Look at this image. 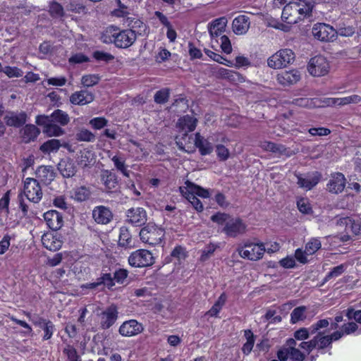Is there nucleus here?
Segmentation results:
<instances>
[{"label":"nucleus","mask_w":361,"mask_h":361,"mask_svg":"<svg viewBox=\"0 0 361 361\" xmlns=\"http://www.w3.org/2000/svg\"><path fill=\"white\" fill-rule=\"evenodd\" d=\"M36 177L44 184L48 185L54 179V169L51 166H41L36 171Z\"/></svg>","instance_id":"30"},{"label":"nucleus","mask_w":361,"mask_h":361,"mask_svg":"<svg viewBox=\"0 0 361 361\" xmlns=\"http://www.w3.org/2000/svg\"><path fill=\"white\" fill-rule=\"evenodd\" d=\"M107 120L104 117H96L90 121L91 126L96 130H100L107 125Z\"/></svg>","instance_id":"61"},{"label":"nucleus","mask_w":361,"mask_h":361,"mask_svg":"<svg viewBox=\"0 0 361 361\" xmlns=\"http://www.w3.org/2000/svg\"><path fill=\"white\" fill-rule=\"evenodd\" d=\"M94 100L93 94L87 90H80L74 92L70 97V101L75 105H85Z\"/></svg>","instance_id":"28"},{"label":"nucleus","mask_w":361,"mask_h":361,"mask_svg":"<svg viewBox=\"0 0 361 361\" xmlns=\"http://www.w3.org/2000/svg\"><path fill=\"white\" fill-rule=\"evenodd\" d=\"M136 38L137 36L134 30L131 29L121 30L114 26L106 27L101 37L104 43H114L116 47L123 49L130 47Z\"/></svg>","instance_id":"1"},{"label":"nucleus","mask_w":361,"mask_h":361,"mask_svg":"<svg viewBox=\"0 0 361 361\" xmlns=\"http://www.w3.org/2000/svg\"><path fill=\"white\" fill-rule=\"evenodd\" d=\"M322 247V243L318 238H312L305 244V250L298 248L295 252V258L301 264L308 262L307 257L314 255Z\"/></svg>","instance_id":"11"},{"label":"nucleus","mask_w":361,"mask_h":361,"mask_svg":"<svg viewBox=\"0 0 361 361\" xmlns=\"http://www.w3.org/2000/svg\"><path fill=\"white\" fill-rule=\"evenodd\" d=\"M250 19L245 15H240L234 18L232 23L233 31L236 35H244L250 28Z\"/></svg>","instance_id":"27"},{"label":"nucleus","mask_w":361,"mask_h":361,"mask_svg":"<svg viewBox=\"0 0 361 361\" xmlns=\"http://www.w3.org/2000/svg\"><path fill=\"white\" fill-rule=\"evenodd\" d=\"M226 300V296L224 293H222L214 304L212 308L206 313L211 317H217L223 306L224 305Z\"/></svg>","instance_id":"45"},{"label":"nucleus","mask_w":361,"mask_h":361,"mask_svg":"<svg viewBox=\"0 0 361 361\" xmlns=\"http://www.w3.org/2000/svg\"><path fill=\"white\" fill-rule=\"evenodd\" d=\"M36 123L43 127V133L48 137H59L65 133L59 126L49 120L48 116L39 115L36 117Z\"/></svg>","instance_id":"14"},{"label":"nucleus","mask_w":361,"mask_h":361,"mask_svg":"<svg viewBox=\"0 0 361 361\" xmlns=\"http://www.w3.org/2000/svg\"><path fill=\"white\" fill-rule=\"evenodd\" d=\"M212 73L214 76L218 78L227 79L233 82H242L245 81L244 78L238 72L225 68L216 66L213 68Z\"/></svg>","instance_id":"21"},{"label":"nucleus","mask_w":361,"mask_h":361,"mask_svg":"<svg viewBox=\"0 0 361 361\" xmlns=\"http://www.w3.org/2000/svg\"><path fill=\"white\" fill-rule=\"evenodd\" d=\"M111 159L118 171L127 178L130 176V171L128 169V166L126 165V160L123 157L116 154L111 157Z\"/></svg>","instance_id":"39"},{"label":"nucleus","mask_w":361,"mask_h":361,"mask_svg":"<svg viewBox=\"0 0 361 361\" xmlns=\"http://www.w3.org/2000/svg\"><path fill=\"white\" fill-rule=\"evenodd\" d=\"M361 102V97L357 94H352L345 97L341 98H325L323 101L324 104L322 105L332 106H345L351 104H358Z\"/></svg>","instance_id":"23"},{"label":"nucleus","mask_w":361,"mask_h":361,"mask_svg":"<svg viewBox=\"0 0 361 361\" xmlns=\"http://www.w3.org/2000/svg\"><path fill=\"white\" fill-rule=\"evenodd\" d=\"M44 219L51 230L57 231L63 226V216L61 213L56 210H49L45 212Z\"/></svg>","instance_id":"25"},{"label":"nucleus","mask_w":361,"mask_h":361,"mask_svg":"<svg viewBox=\"0 0 361 361\" xmlns=\"http://www.w3.org/2000/svg\"><path fill=\"white\" fill-rule=\"evenodd\" d=\"M227 20L225 18H220L212 22L209 27V32L212 38L222 36L224 32Z\"/></svg>","instance_id":"32"},{"label":"nucleus","mask_w":361,"mask_h":361,"mask_svg":"<svg viewBox=\"0 0 361 361\" xmlns=\"http://www.w3.org/2000/svg\"><path fill=\"white\" fill-rule=\"evenodd\" d=\"M61 145V142L59 140L51 139L43 143L39 149L44 154H50L57 152Z\"/></svg>","instance_id":"40"},{"label":"nucleus","mask_w":361,"mask_h":361,"mask_svg":"<svg viewBox=\"0 0 361 361\" xmlns=\"http://www.w3.org/2000/svg\"><path fill=\"white\" fill-rule=\"evenodd\" d=\"M220 247L219 243H209L206 245L205 247L202 250V254L200 257L201 262H205L208 260L214 254L217 248Z\"/></svg>","instance_id":"41"},{"label":"nucleus","mask_w":361,"mask_h":361,"mask_svg":"<svg viewBox=\"0 0 361 361\" xmlns=\"http://www.w3.org/2000/svg\"><path fill=\"white\" fill-rule=\"evenodd\" d=\"M295 104L298 106L307 108H312L314 106H319V105L316 104V102L313 99L309 98H299L295 99Z\"/></svg>","instance_id":"62"},{"label":"nucleus","mask_w":361,"mask_h":361,"mask_svg":"<svg viewBox=\"0 0 361 361\" xmlns=\"http://www.w3.org/2000/svg\"><path fill=\"white\" fill-rule=\"evenodd\" d=\"M42 243L47 250L56 251L62 246V236L58 233L47 232L42 236Z\"/></svg>","instance_id":"19"},{"label":"nucleus","mask_w":361,"mask_h":361,"mask_svg":"<svg viewBox=\"0 0 361 361\" xmlns=\"http://www.w3.org/2000/svg\"><path fill=\"white\" fill-rule=\"evenodd\" d=\"M48 118L53 123L62 126H66L70 122L68 114L61 109L54 111Z\"/></svg>","instance_id":"37"},{"label":"nucleus","mask_w":361,"mask_h":361,"mask_svg":"<svg viewBox=\"0 0 361 361\" xmlns=\"http://www.w3.org/2000/svg\"><path fill=\"white\" fill-rule=\"evenodd\" d=\"M301 78V75L298 70L282 71L277 74V82L283 86H289L295 84Z\"/></svg>","instance_id":"24"},{"label":"nucleus","mask_w":361,"mask_h":361,"mask_svg":"<svg viewBox=\"0 0 361 361\" xmlns=\"http://www.w3.org/2000/svg\"><path fill=\"white\" fill-rule=\"evenodd\" d=\"M127 221L133 226H140L147 221V213L142 207L131 208L126 213Z\"/></svg>","instance_id":"20"},{"label":"nucleus","mask_w":361,"mask_h":361,"mask_svg":"<svg viewBox=\"0 0 361 361\" xmlns=\"http://www.w3.org/2000/svg\"><path fill=\"white\" fill-rule=\"evenodd\" d=\"M144 331L143 325L135 319L124 322L119 327L118 331L122 336L131 337L138 335Z\"/></svg>","instance_id":"17"},{"label":"nucleus","mask_w":361,"mask_h":361,"mask_svg":"<svg viewBox=\"0 0 361 361\" xmlns=\"http://www.w3.org/2000/svg\"><path fill=\"white\" fill-rule=\"evenodd\" d=\"M288 345L290 346V358L293 361H303L305 355L296 348L297 343L293 338L288 339Z\"/></svg>","instance_id":"47"},{"label":"nucleus","mask_w":361,"mask_h":361,"mask_svg":"<svg viewBox=\"0 0 361 361\" xmlns=\"http://www.w3.org/2000/svg\"><path fill=\"white\" fill-rule=\"evenodd\" d=\"M118 309L116 305H111L104 310L101 315V326L104 329L110 328L118 318Z\"/></svg>","instance_id":"22"},{"label":"nucleus","mask_w":361,"mask_h":361,"mask_svg":"<svg viewBox=\"0 0 361 361\" xmlns=\"http://www.w3.org/2000/svg\"><path fill=\"white\" fill-rule=\"evenodd\" d=\"M294 60V52L290 49H283L271 56L267 60V64L271 68L279 69L292 63Z\"/></svg>","instance_id":"7"},{"label":"nucleus","mask_w":361,"mask_h":361,"mask_svg":"<svg viewBox=\"0 0 361 361\" xmlns=\"http://www.w3.org/2000/svg\"><path fill=\"white\" fill-rule=\"evenodd\" d=\"M170 95V90L169 88H163L156 92L154 94V102L157 104H164L169 99Z\"/></svg>","instance_id":"54"},{"label":"nucleus","mask_w":361,"mask_h":361,"mask_svg":"<svg viewBox=\"0 0 361 361\" xmlns=\"http://www.w3.org/2000/svg\"><path fill=\"white\" fill-rule=\"evenodd\" d=\"M307 308L305 306H300L295 308L290 314V322L292 324H295L300 321H303L306 319Z\"/></svg>","instance_id":"49"},{"label":"nucleus","mask_w":361,"mask_h":361,"mask_svg":"<svg viewBox=\"0 0 361 361\" xmlns=\"http://www.w3.org/2000/svg\"><path fill=\"white\" fill-rule=\"evenodd\" d=\"M216 42L220 44L222 51L226 54H230L232 51V47L228 37L226 35H222Z\"/></svg>","instance_id":"57"},{"label":"nucleus","mask_w":361,"mask_h":361,"mask_svg":"<svg viewBox=\"0 0 361 361\" xmlns=\"http://www.w3.org/2000/svg\"><path fill=\"white\" fill-rule=\"evenodd\" d=\"M298 186L307 191L315 187L322 178V174L318 171H312L305 174H296Z\"/></svg>","instance_id":"15"},{"label":"nucleus","mask_w":361,"mask_h":361,"mask_svg":"<svg viewBox=\"0 0 361 361\" xmlns=\"http://www.w3.org/2000/svg\"><path fill=\"white\" fill-rule=\"evenodd\" d=\"M244 336L246 338V342L243 344L242 351L245 355H248L251 353L255 344V336L250 330H245Z\"/></svg>","instance_id":"43"},{"label":"nucleus","mask_w":361,"mask_h":361,"mask_svg":"<svg viewBox=\"0 0 361 361\" xmlns=\"http://www.w3.org/2000/svg\"><path fill=\"white\" fill-rule=\"evenodd\" d=\"M49 13L54 18H62L66 15L62 6L55 1L50 4Z\"/></svg>","instance_id":"53"},{"label":"nucleus","mask_w":361,"mask_h":361,"mask_svg":"<svg viewBox=\"0 0 361 361\" xmlns=\"http://www.w3.org/2000/svg\"><path fill=\"white\" fill-rule=\"evenodd\" d=\"M211 220L221 227V232L229 237H236L243 233L246 228L242 220L226 213L218 212L212 216Z\"/></svg>","instance_id":"3"},{"label":"nucleus","mask_w":361,"mask_h":361,"mask_svg":"<svg viewBox=\"0 0 361 361\" xmlns=\"http://www.w3.org/2000/svg\"><path fill=\"white\" fill-rule=\"evenodd\" d=\"M128 263L133 267H149L154 263V258L152 253L149 250L140 249L130 255Z\"/></svg>","instance_id":"10"},{"label":"nucleus","mask_w":361,"mask_h":361,"mask_svg":"<svg viewBox=\"0 0 361 361\" xmlns=\"http://www.w3.org/2000/svg\"><path fill=\"white\" fill-rule=\"evenodd\" d=\"M153 19L157 20L159 24L166 28L172 25L169 18L164 13L159 11L154 12Z\"/></svg>","instance_id":"56"},{"label":"nucleus","mask_w":361,"mask_h":361,"mask_svg":"<svg viewBox=\"0 0 361 361\" xmlns=\"http://www.w3.org/2000/svg\"><path fill=\"white\" fill-rule=\"evenodd\" d=\"M26 117L27 116L24 112H8L4 119L8 126L18 127L26 122Z\"/></svg>","instance_id":"33"},{"label":"nucleus","mask_w":361,"mask_h":361,"mask_svg":"<svg viewBox=\"0 0 361 361\" xmlns=\"http://www.w3.org/2000/svg\"><path fill=\"white\" fill-rule=\"evenodd\" d=\"M312 9L311 4L299 1L287 4L282 11L281 18L290 25L298 23L308 15Z\"/></svg>","instance_id":"4"},{"label":"nucleus","mask_w":361,"mask_h":361,"mask_svg":"<svg viewBox=\"0 0 361 361\" xmlns=\"http://www.w3.org/2000/svg\"><path fill=\"white\" fill-rule=\"evenodd\" d=\"M35 324L44 330V340H49L51 338L54 331V325L51 322L39 319V321L35 322Z\"/></svg>","instance_id":"38"},{"label":"nucleus","mask_w":361,"mask_h":361,"mask_svg":"<svg viewBox=\"0 0 361 361\" xmlns=\"http://www.w3.org/2000/svg\"><path fill=\"white\" fill-rule=\"evenodd\" d=\"M179 190L182 195L188 200L194 209L197 212H202L204 207L202 203L196 196H199L202 198H208L210 195L208 190L195 185L189 180L185 181V186L180 187Z\"/></svg>","instance_id":"5"},{"label":"nucleus","mask_w":361,"mask_h":361,"mask_svg":"<svg viewBox=\"0 0 361 361\" xmlns=\"http://www.w3.org/2000/svg\"><path fill=\"white\" fill-rule=\"evenodd\" d=\"M99 78L97 75H86L82 76L81 82L84 86L92 87L99 82Z\"/></svg>","instance_id":"60"},{"label":"nucleus","mask_w":361,"mask_h":361,"mask_svg":"<svg viewBox=\"0 0 361 361\" xmlns=\"http://www.w3.org/2000/svg\"><path fill=\"white\" fill-rule=\"evenodd\" d=\"M345 271V267L343 264H341L334 267L326 276L325 281H328L332 278H336L341 275Z\"/></svg>","instance_id":"64"},{"label":"nucleus","mask_w":361,"mask_h":361,"mask_svg":"<svg viewBox=\"0 0 361 361\" xmlns=\"http://www.w3.org/2000/svg\"><path fill=\"white\" fill-rule=\"evenodd\" d=\"M128 271L125 269H119L114 272V279L118 283L123 284L128 277Z\"/></svg>","instance_id":"63"},{"label":"nucleus","mask_w":361,"mask_h":361,"mask_svg":"<svg viewBox=\"0 0 361 361\" xmlns=\"http://www.w3.org/2000/svg\"><path fill=\"white\" fill-rule=\"evenodd\" d=\"M193 142H195V147L199 149V151L202 155H207L212 152V144L202 137L199 133L195 134V139H193L192 143Z\"/></svg>","instance_id":"31"},{"label":"nucleus","mask_w":361,"mask_h":361,"mask_svg":"<svg viewBox=\"0 0 361 361\" xmlns=\"http://www.w3.org/2000/svg\"><path fill=\"white\" fill-rule=\"evenodd\" d=\"M312 32L314 38L322 42L333 41L337 36V31L326 23L314 24Z\"/></svg>","instance_id":"13"},{"label":"nucleus","mask_w":361,"mask_h":361,"mask_svg":"<svg viewBox=\"0 0 361 361\" xmlns=\"http://www.w3.org/2000/svg\"><path fill=\"white\" fill-rule=\"evenodd\" d=\"M266 251L263 243L246 242L238 248L239 255L249 260L256 261L261 259Z\"/></svg>","instance_id":"8"},{"label":"nucleus","mask_w":361,"mask_h":361,"mask_svg":"<svg viewBox=\"0 0 361 361\" xmlns=\"http://www.w3.org/2000/svg\"><path fill=\"white\" fill-rule=\"evenodd\" d=\"M92 153L89 150L84 149L78 154L77 162L82 167H85L92 164Z\"/></svg>","instance_id":"44"},{"label":"nucleus","mask_w":361,"mask_h":361,"mask_svg":"<svg viewBox=\"0 0 361 361\" xmlns=\"http://www.w3.org/2000/svg\"><path fill=\"white\" fill-rule=\"evenodd\" d=\"M118 244L120 246L124 247H132L131 235L128 229L126 227H121L120 228Z\"/></svg>","instance_id":"42"},{"label":"nucleus","mask_w":361,"mask_h":361,"mask_svg":"<svg viewBox=\"0 0 361 361\" xmlns=\"http://www.w3.org/2000/svg\"><path fill=\"white\" fill-rule=\"evenodd\" d=\"M39 133V130L34 125H26L21 130L22 138L25 142H29L35 140Z\"/></svg>","instance_id":"36"},{"label":"nucleus","mask_w":361,"mask_h":361,"mask_svg":"<svg viewBox=\"0 0 361 361\" xmlns=\"http://www.w3.org/2000/svg\"><path fill=\"white\" fill-rule=\"evenodd\" d=\"M104 284L108 288H111L114 285V279L111 276V274L106 273L103 274L98 279L97 282L87 283L86 285L82 286V288H94L98 286Z\"/></svg>","instance_id":"35"},{"label":"nucleus","mask_w":361,"mask_h":361,"mask_svg":"<svg viewBox=\"0 0 361 361\" xmlns=\"http://www.w3.org/2000/svg\"><path fill=\"white\" fill-rule=\"evenodd\" d=\"M23 192L30 202H39L42 197V190L37 180L27 178L24 181Z\"/></svg>","instance_id":"12"},{"label":"nucleus","mask_w":361,"mask_h":361,"mask_svg":"<svg viewBox=\"0 0 361 361\" xmlns=\"http://www.w3.org/2000/svg\"><path fill=\"white\" fill-rule=\"evenodd\" d=\"M260 147L264 150L271 152L277 156H290L289 150L282 145L276 144L269 141H264L261 142Z\"/></svg>","instance_id":"29"},{"label":"nucleus","mask_w":361,"mask_h":361,"mask_svg":"<svg viewBox=\"0 0 361 361\" xmlns=\"http://www.w3.org/2000/svg\"><path fill=\"white\" fill-rule=\"evenodd\" d=\"M290 346L288 345V340L286 341L281 348L278 351L277 357L280 361H286L290 358Z\"/></svg>","instance_id":"58"},{"label":"nucleus","mask_w":361,"mask_h":361,"mask_svg":"<svg viewBox=\"0 0 361 361\" xmlns=\"http://www.w3.org/2000/svg\"><path fill=\"white\" fill-rule=\"evenodd\" d=\"M329 61L322 55L311 58L307 64L308 73L314 77L324 76L329 73Z\"/></svg>","instance_id":"9"},{"label":"nucleus","mask_w":361,"mask_h":361,"mask_svg":"<svg viewBox=\"0 0 361 361\" xmlns=\"http://www.w3.org/2000/svg\"><path fill=\"white\" fill-rule=\"evenodd\" d=\"M205 53L209 57H210L214 61L218 62L219 63H221L229 67H232L233 66L232 61L226 59V58L223 57L222 56L218 54L213 52L212 51L207 49L205 50Z\"/></svg>","instance_id":"52"},{"label":"nucleus","mask_w":361,"mask_h":361,"mask_svg":"<svg viewBox=\"0 0 361 361\" xmlns=\"http://www.w3.org/2000/svg\"><path fill=\"white\" fill-rule=\"evenodd\" d=\"M297 206L299 211L303 214H310L312 212V207L307 198L301 197L297 201Z\"/></svg>","instance_id":"55"},{"label":"nucleus","mask_w":361,"mask_h":361,"mask_svg":"<svg viewBox=\"0 0 361 361\" xmlns=\"http://www.w3.org/2000/svg\"><path fill=\"white\" fill-rule=\"evenodd\" d=\"M113 215L109 208L104 206H97L92 210V218L99 224H107L112 219Z\"/></svg>","instance_id":"26"},{"label":"nucleus","mask_w":361,"mask_h":361,"mask_svg":"<svg viewBox=\"0 0 361 361\" xmlns=\"http://www.w3.org/2000/svg\"><path fill=\"white\" fill-rule=\"evenodd\" d=\"M90 195V192L87 188L80 186L73 190L71 197L76 201L82 202L86 200L89 197Z\"/></svg>","instance_id":"46"},{"label":"nucleus","mask_w":361,"mask_h":361,"mask_svg":"<svg viewBox=\"0 0 361 361\" xmlns=\"http://www.w3.org/2000/svg\"><path fill=\"white\" fill-rule=\"evenodd\" d=\"M346 185L345 176L339 172L334 173L326 184V190L331 194H339L343 191Z\"/></svg>","instance_id":"16"},{"label":"nucleus","mask_w":361,"mask_h":361,"mask_svg":"<svg viewBox=\"0 0 361 361\" xmlns=\"http://www.w3.org/2000/svg\"><path fill=\"white\" fill-rule=\"evenodd\" d=\"M346 225V230L351 231L353 234L358 235H361V220L360 219H346L345 220Z\"/></svg>","instance_id":"48"},{"label":"nucleus","mask_w":361,"mask_h":361,"mask_svg":"<svg viewBox=\"0 0 361 361\" xmlns=\"http://www.w3.org/2000/svg\"><path fill=\"white\" fill-rule=\"evenodd\" d=\"M197 122V118L189 115L184 116L178 119L177 128L179 130V135L176 137V142L180 150L188 153L194 151V147L192 146L193 137L192 135H188V133L195 129Z\"/></svg>","instance_id":"2"},{"label":"nucleus","mask_w":361,"mask_h":361,"mask_svg":"<svg viewBox=\"0 0 361 361\" xmlns=\"http://www.w3.org/2000/svg\"><path fill=\"white\" fill-rule=\"evenodd\" d=\"M343 336L341 331H335L331 335H324L319 331L318 334L313 338L314 343V349L323 350L330 346L334 341H337Z\"/></svg>","instance_id":"18"},{"label":"nucleus","mask_w":361,"mask_h":361,"mask_svg":"<svg viewBox=\"0 0 361 361\" xmlns=\"http://www.w3.org/2000/svg\"><path fill=\"white\" fill-rule=\"evenodd\" d=\"M165 235L164 230L155 224H147L140 232V239L143 243L156 245L161 243Z\"/></svg>","instance_id":"6"},{"label":"nucleus","mask_w":361,"mask_h":361,"mask_svg":"<svg viewBox=\"0 0 361 361\" xmlns=\"http://www.w3.org/2000/svg\"><path fill=\"white\" fill-rule=\"evenodd\" d=\"M4 72L8 78H19L23 74V71L17 67L6 66L3 68Z\"/></svg>","instance_id":"59"},{"label":"nucleus","mask_w":361,"mask_h":361,"mask_svg":"<svg viewBox=\"0 0 361 361\" xmlns=\"http://www.w3.org/2000/svg\"><path fill=\"white\" fill-rule=\"evenodd\" d=\"M102 180L109 190L115 188L117 185L115 175L109 171H105L102 173Z\"/></svg>","instance_id":"50"},{"label":"nucleus","mask_w":361,"mask_h":361,"mask_svg":"<svg viewBox=\"0 0 361 361\" xmlns=\"http://www.w3.org/2000/svg\"><path fill=\"white\" fill-rule=\"evenodd\" d=\"M78 141L93 142L95 140V135L89 130L82 128L75 135Z\"/></svg>","instance_id":"51"},{"label":"nucleus","mask_w":361,"mask_h":361,"mask_svg":"<svg viewBox=\"0 0 361 361\" xmlns=\"http://www.w3.org/2000/svg\"><path fill=\"white\" fill-rule=\"evenodd\" d=\"M58 169L63 176L69 178L75 175L76 167L74 162L71 159H63L59 164Z\"/></svg>","instance_id":"34"}]
</instances>
